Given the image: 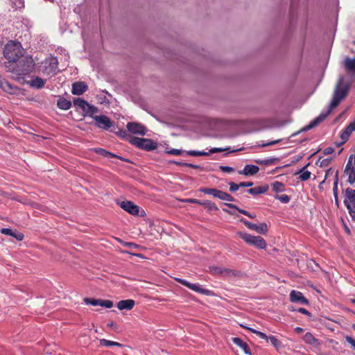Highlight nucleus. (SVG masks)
Returning a JSON list of instances; mask_svg holds the SVG:
<instances>
[{
	"label": "nucleus",
	"mask_w": 355,
	"mask_h": 355,
	"mask_svg": "<svg viewBox=\"0 0 355 355\" xmlns=\"http://www.w3.org/2000/svg\"><path fill=\"white\" fill-rule=\"evenodd\" d=\"M254 334L256 335H257L259 338H262V339H264L266 340H268V336L266 334H264V333H263L261 331H254Z\"/></svg>",
	"instance_id": "obj_50"
},
{
	"label": "nucleus",
	"mask_w": 355,
	"mask_h": 355,
	"mask_svg": "<svg viewBox=\"0 0 355 355\" xmlns=\"http://www.w3.org/2000/svg\"><path fill=\"white\" fill-rule=\"evenodd\" d=\"M279 141H280V139H277V140H275V141H270V142L266 143V144H263L261 145V147H266V146H268L275 145L276 144H278Z\"/></svg>",
	"instance_id": "obj_55"
},
{
	"label": "nucleus",
	"mask_w": 355,
	"mask_h": 355,
	"mask_svg": "<svg viewBox=\"0 0 355 355\" xmlns=\"http://www.w3.org/2000/svg\"><path fill=\"white\" fill-rule=\"evenodd\" d=\"M167 153L170 155H179L182 153V151L180 150L173 148L168 150Z\"/></svg>",
	"instance_id": "obj_49"
},
{
	"label": "nucleus",
	"mask_w": 355,
	"mask_h": 355,
	"mask_svg": "<svg viewBox=\"0 0 355 355\" xmlns=\"http://www.w3.org/2000/svg\"><path fill=\"white\" fill-rule=\"evenodd\" d=\"M238 235L245 242L259 249H264L266 247V241L259 236H253L245 232H238Z\"/></svg>",
	"instance_id": "obj_3"
},
{
	"label": "nucleus",
	"mask_w": 355,
	"mask_h": 355,
	"mask_svg": "<svg viewBox=\"0 0 355 355\" xmlns=\"http://www.w3.org/2000/svg\"><path fill=\"white\" fill-rule=\"evenodd\" d=\"M348 129H350L354 132L355 130V119L354 121L351 122L347 126Z\"/></svg>",
	"instance_id": "obj_59"
},
{
	"label": "nucleus",
	"mask_w": 355,
	"mask_h": 355,
	"mask_svg": "<svg viewBox=\"0 0 355 355\" xmlns=\"http://www.w3.org/2000/svg\"><path fill=\"white\" fill-rule=\"evenodd\" d=\"M340 139H342V141L340 143L336 144V146L338 147L340 146L341 145L344 144L349 139L350 135L345 132L344 130L340 133Z\"/></svg>",
	"instance_id": "obj_34"
},
{
	"label": "nucleus",
	"mask_w": 355,
	"mask_h": 355,
	"mask_svg": "<svg viewBox=\"0 0 355 355\" xmlns=\"http://www.w3.org/2000/svg\"><path fill=\"white\" fill-rule=\"evenodd\" d=\"M240 221L243 223L248 229L254 230L259 234H265L268 232V225L266 223L256 225L244 218H241Z\"/></svg>",
	"instance_id": "obj_8"
},
{
	"label": "nucleus",
	"mask_w": 355,
	"mask_h": 355,
	"mask_svg": "<svg viewBox=\"0 0 355 355\" xmlns=\"http://www.w3.org/2000/svg\"><path fill=\"white\" fill-rule=\"evenodd\" d=\"M334 199H335V203H336L337 207H339V201H338V195H336V197H334Z\"/></svg>",
	"instance_id": "obj_64"
},
{
	"label": "nucleus",
	"mask_w": 355,
	"mask_h": 355,
	"mask_svg": "<svg viewBox=\"0 0 355 355\" xmlns=\"http://www.w3.org/2000/svg\"><path fill=\"white\" fill-rule=\"evenodd\" d=\"M271 187L272 190L276 193L282 192L284 191V184L278 181H275L272 183Z\"/></svg>",
	"instance_id": "obj_31"
},
{
	"label": "nucleus",
	"mask_w": 355,
	"mask_h": 355,
	"mask_svg": "<svg viewBox=\"0 0 355 355\" xmlns=\"http://www.w3.org/2000/svg\"><path fill=\"white\" fill-rule=\"evenodd\" d=\"M84 302L87 304H90L92 306H100L101 299H94V298L85 297L84 299Z\"/></svg>",
	"instance_id": "obj_35"
},
{
	"label": "nucleus",
	"mask_w": 355,
	"mask_h": 355,
	"mask_svg": "<svg viewBox=\"0 0 355 355\" xmlns=\"http://www.w3.org/2000/svg\"><path fill=\"white\" fill-rule=\"evenodd\" d=\"M259 171V168L255 165H246L242 171H239V174L245 175H253L257 174Z\"/></svg>",
	"instance_id": "obj_18"
},
{
	"label": "nucleus",
	"mask_w": 355,
	"mask_h": 355,
	"mask_svg": "<svg viewBox=\"0 0 355 355\" xmlns=\"http://www.w3.org/2000/svg\"><path fill=\"white\" fill-rule=\"evenodd\" d=\"M220 169L225 173H232L234 171V168L227 166H220Z\"/></svg>",
	"instance_id": "obj_45"
},
{
	"label": "nucleus",
	"mask_w": 355,
	"mask_h": 355,
	"mask_svg": "<svg viewBox=\"0 0 355 355\" xmlns=\"http://www.w3.org/2000/svg\"><path fill=\"white\" fill-rule=\"evenodd\" d=\"M229 185H230V191H231V192H235L240 188L239 184H236L233 182H229Z\"/></svg>",
	"instance_id": "obj_43"
},
{
	"label": "nucleus",
	"mask_w": 355,
	"mask_h": 355,
	"mask_svg": "<svg viewBox=\"0 0 355 355\" xmlns=\"http://www.w3.org/2000/svg\"><path fill=\"white\" fill-rule=\"evenodd\" d=\"M100 306L110 309L113 306V302L111 300H101V299Z\"/></svg>",
	"instance_id": "obj_41"
},
{
	"label": "nucleus",
	"mask_w": 355,
	"mask_h": 355,
	"mask_svg": "<svg viewBox=\"0 0 355 355\" xmlns=\"http://www.w3.org/2000/svg\"><path fill=\"white\" fill-rule=\"evenodd\" d=\"M210 272L213 275H221L223 272V268L218 266H211L209 268Z\"/></svg>",
	"instance_id": "obj_40"
},
{
	"label": "nucleus",
	"mask_w": 355,
	"mask_h": 355,
	"mask_svg": "<svg viewBox=\"0 0 355 355\" xmlns=\"http://www.w3.org/2000/svg\"><path fill=\"white\" fill-rule=\"evenodd\" d=\"M87 89L88 87L84 82H75L72 84L71 92L74 95H81Z\"/></svg>",
	"instance_id": "obj_16"
},
{
	"label": "nucleus",
	"mask_w": 355,
	"mask_h": 355,
	"mask_svg": "<svg viewBox=\"0 0 355 355\" xmlns=\"http://www.w3.org/2000/svg\"><path fill=\"white\" fill-rule=\"evenodd\" d=\"M50 66L52 69H57L58 67V60L55 58H51L50 60Z\"/></svg>",
	"instance_id": "obj_46"
},
{
	"label": "nucleus",
	"mask_w": 355,
	"mask_h": 355,
	"mask_svg": "<svg viewBox=\"0 0 355 355\" xmlns=\"http://www.w3.org/2000/svg\"><path fill=\"white\" fill-rule=\"evenodd\" d=\"M183 201L185 202H188V203H193V204H198V205H199V203H200V200H197L195 198H187V199L184 200Z\"/></svg>",
	"instance_id": "obj_52"
},
{
	"label": "nucleus",
	"mask_w": 355,
	"mask_h": 355,
	"mask_svg": "<svg viewBox=\"0 0 355 355\" xmlns=\"http://www.w3.org/2000/svg\"><path fill=\"white\" fill-rule=\"evenodd\" d=\"M269 189L268 185L265 184L260 187H257L254 188H251L247 190L248 193L252 195V196H257L261 193H265L268 191Z\"/></svg>",
	"instance_id": "obj_21"
},
{
	"label": "nucleus",
	"mask_w": 355,
	"mask_h": 355,
	"mask_svg": "<svg viewBox=\"0 0 355 355\" xmlns=\"http://www.w3.org/2000/svg\"><path fill=\"white\" fill-rule=\"evenodd\" d=\"M94 151L97 154H98V155H101L103 157H116V158L120 159H121L123 161L129 162L128 159H124V158H123V157H121L120 156H118L116 155H114V154H113V153H112L110 152H108L106 150H105L103 148H95Z\"/></svg>",
	"instance_id": "obj_22"
},
{
	"label": "nucleus",
	"mask_w": 355,
	"mask_h": 355,
	"mask_svg": "<svg viewBox=\"0 0 355 355\" xmlns=\"http://www.w3.org/2000/svg\"><path fill=\"white\" fill-rule=\"evenodd\" d=\"M116 133L118 134L119 135H120L121 137H124L126 135V132L123 130H120L119 132H116Z\"/></svg>",
	"instance_id": "obj_61"
},
{
	"label": "nucleus",
	"mask_w": 355,
	"mask_h": 355,
	"mask_svg": "<svg viewBox=\"0 0 355 355\" xmlns=\"http://www.w3.org/2000/svg\"><path fill=\"white\" fill-rule=\"evenodd\" d=\"M295 331L297 333V334H300L303 331V329L301 328V327H296L295 329Z\"/></svg>",
	"instance_id": "obj_63"
},
{
	"label": "nucleus",
	"mask_w": 355,
	"mask_h": 355,
	"mask_svg": "<svg viewBox=\"0 0 355 355\" xmlns=\"http://www.w3.org/2000/svg\"><path fill=\"white\" fill-rule=\"evenodd\" d=\"M338 172L336 171L334 180V187H333V193H334V197H336V195H338Z\"/></svg>",
	"instance_id": "obj_38"
},
{
	"label": "nucleus",
	"mask_w": 355,
	"mask_h": 355,
	"mask_svg": "<svg viewBox=\"0 0 355 355\" xmlns=\"http://www.w3.org/2000/svg\"><path fill=\"white\" fill-rule=\"evenodd\" d=\"M120 207L133 216H139L140 208L131 201L125 200L120 202Z\"/></svg>",
	"instance_id": "obj_9"
},
{
	"label": "nucleus",
	"mask_w": 355,
	"mask_h": 355,
	"mask_svg": "<svg viewBox=\"0 0 355 355\" xmlns=\"http://www.w3.org/2000/svg\"><path fill=\"white\" fill-rule=\"evenodd\" d=\"M275 198L285 204L288 203L291 200V198L286 194L277 195Z\"/></svg>",
	"instance_id": "obj_37"
},
{
	"label": "nucleus",
	"mask_w": 355,
	"mask_h": 355,
	"mask_svg": "<svg viewBox=\"0 0 355 355\" xmlns=\"http://www.w3.org/2000/svg\"><path fill=\"white\" fill-rule=\"evenodd\" d=\"M334 172V171L331 168L327 170L325 173V179H327L329 176L332 175Z\"/></svg>",
	"instance_id": "obj_58"
},
{
	"label": "nucleus",
	"mask_w": 355,
	"mask_h": 355,
	"mask_svg": "<svg viewBox=\"0 0 355 355\" xmlns=\"http://www.w3.org/2000/svg\"><path fill=\"white\" fill-rule=\"evenodd\" d=\"M347 92L348 89L347 87L343 89L337 88L334 92V96L330 103L328 110L325 113H322L318 117L314 119L309 125L305 126L302 131L309 130L322 122L330 114L331 110L337 107L340 102L346 96Z\"/></svg>",
	"instance_id": "obj_1"
},
{
	"label": "nucleus",
	"mask_w": 355,
	"mask_h": 355,
	"mask_svg": "<svg viewBox=\"0 0 355 355\" xmlns=\"http://www.w3.org/2000/svg\"><path fill=\"white\" fill-rule=\"evenodd\" d=\"M310 164L308 163L305 166H304L300 171H299V173H302L300 175V179L302 180V181H306L307 180H309L310 178H311V172L308 171H304V169L305 168H306Z\"/></svg>",
	"instance_id": "obj_30"
},
{
	"label": "nucleus",
	"mask_w": 355,
	"mask_h": 355,
	"mask_svg": "<svg viewBox=\"0 0 355 355\" xmlns=\"http://www.w3.org/2000/svg\"><path fill=\"white\" fill-rule=\"evenodd\" d=\"M57 106L61 110H67L71 107V103L64 98H60L57 102Z\"/></svg>",
	"instance_id": "obj_26"
},
{
	"label": "nucleus",
	"mask_w": 355,
	"mask_h": 355,
	"mask_svg": "<svg viewBox=\"0 0 355 355\" xmlns=\"http://www.w3.org/2000/svg\"><path fill=\"white\" fill-rule=\"evenodd\" d=\"M44 84L45 81L40 77H36L32 79L29 83V85L31 87L36 89H42Z\"/></svg>",
	"instance_id": "obj_24"
},
{
	"label": "nucleus",
	"mask_w": 355,
	"mask_h": 355,
	"mask_svg": "<svg viewBox=\"0 0 355 355\" xmlns=\"http://www.w3.org/2000/svg\"><path fill=\"white\" fill-rule=\"evenodd\" d=\"M15 6L18 8L24 7V1L21 0H17L16 2H15Z\"/></svg>",
	"instance_id": "obj_56"
},
{
	"label": "nucleus",
	"mask_w": 355,
	"mask_h": 355,
	"mask_svg": "<svg viewBox=\"0 0 355 355\" xmlns=\"http://www.w3.org/2000/svg\"><path fill=\"white\" fill-rule=\"evenodd\" d=\"M346 207L349 210V215L352 217V220L355 221V209L353 208V207H352L351 205H347V207Z\"/></svg>",
	"instance_id": "obj_44"
},
{
	"label": "nucleus",
	"mask_w": 355,
	"mask_h": 355,
	"mask_svg": "<svg viewBox=\"0 0 355 355\" xmlns=\"http://www.w3.org/2000/svg\"><path fill=\"white\" fill-rule=\"evenodd\" d=\"M241 272L230 268H223L222 276L224 277H239Z\"/></svg>",
	"instance_id": "obj_27"
},
{
	"label": "nucleus",
	"mask_w": 355,
	"mask_h": 355,
	"mask_svg": "<svg viewBox=\"0 0 355 355\" xmlns=\"http://www.w3.org/2000/svg\"><path fill=\"white\" fill-rule=\"evenodd\" d=\"M182 165L187 166L192 168H200V166L196 165L193 164L183 163Z\"/></svg>",
	"instance_id": "obj_57"
},
{
	"label": "nucleus",
	"mask_w": 355,
	"mask_h": 355,
	"mask_svg": "<svg viewBox=\"0 0 355 355\" xmlns=\"http://www.w3.org/2000/svg\"><path fill=\"white\" fill-rule=\"evenodd\" d=\"M73 103L74 107L81 109L85 114H88L91 117L98 111L96 107L89 104L86 101L80 98H74Z\"/></svg>",
	"instance_id": "obj_5"
},
{
	"label": "nucleus",
	"mask_w": 355,
	"mask_h": 355,
	"mask_svg": "<svg viewBox=\"0 0 355 355\" xmlns=\"http://www.w3.org/2000/svg\"><path fill=\"white\" fill-rule=\"evenodd\" d=\"M345 68L347 71L352 73L353 75H355V58H345Z\"/></svg>",
	"instance_id": "obj_23"
},
{
	"label": "nucleus",
	"mask_w": 355,
	"mask_h": 355,
	"mask_svg": "<svg viewBox=\"0 0 355 355\" xmlns=\"http://www.w3.org/2000/svg\"><path fill=\"white\" fill-rule=\"evenodd\" d=\"M126 127L128 130L132 134L140 135L142 136L146 135V128L141 123L129 122L127 123Z\"/></svg>",
	"instance_id": "obj_11"
},
{
	"label": "nucleus",
	"mask_w": 355,
	"mask_h": 355,
	"mask_svg": "<svg viewBox=\"0 0 355 355\" xmlns=\"http://www.w3.org/2000/svg\"><path fill=\"white\" fill-rule=\"evenodd\" d=\"M334 151V148H332V147H327L326 148L324 149L323 150V154L324 155H331V153H333Z\"/></svg>",
	"instance_id": "obj_53"
},
{
	"label": "nucleus",
	"mask_w": 355,
	"mask_h": 355,
	"mask_svg": "<svg viewBox=\"0 0 355 355\" xmlns=\"http://www.w3.org/2000/svg\"><path fill=\"white\" fill-rule=\"evenodd\" d=\"M254 184L252 182H241L239 183L240 187H250Z\"/></svg>",
	"instance_id": "obj_51"
},
{
	"label": "nucleus",
	"mask_w": 355,
	"mask_h": 355,
	"mask_svg": "<svg viewBox=\"0 0 355 355\" xmlns=\"http://www.w3.org/2000/svg\"><path fill=\"white\" fill-rule=\"evenodd\" d=\"M0 87L5 92L10 94H16L19 88L17 86L10 84L6 78L0 76Z\"/></svg>",
	"instance_id": "obj_12"
},
{
	"label": "nucleus",
	"mask_w": 355,
	"mask_h": 355,
	"mask_svg": "<svg viewBox=\"0 0 355 355\" xmlns=\"http://www.w3.org/2000/svg\"><path fill=\"white\" fill-rule=\"evenodd\" d=\"M92 118H93L95 121V125L99 128L103 130H108L113 127L114 122L110 120L109 117L105 115H92Z\"/></svg>",
	"instance_id": "obj_7"
},
{
	"label": "nucleus",
	"mask_w": 355,
	"mask_h": 355,
	"mask_svg": "<svg viewBox=\"0 0 355 355\" xmlns=\"http://www.w3.org/2000/svg\"><path fill=\"white\" fill-rule=\"evenodd\" d=\"M125 245L128 246L129 248L137 247V245L133 243H125Z\"/></svg>",
	"instance_id": "obj_62"
},
{
	"label": "nucleus",
	"mask_w": 355,
	"mask_h": 355,
	"mask_svg": "<svg viewBox=\"0 0 355 355\" xmlns=\"http://www.w3.org/2000/svg\"><path fill=\"white\" fill-rule=\"evenodd\" d=\"M199 205L204 206L205 208H207L209 210L217 211L218 209L217 205L214 202H213L210 200H205V201L200 200Z\"/></svg>",
	"instance_id": "obj_28"
},
{
	"label": "nucleus",
	"mask_w": 355,
	"mask_h": 355,
	"mask_svg": "<svg viewBox=\"0 0 355 355\" xmlns=\"http://www.w3.org/2000/svg\"><path fill=\"white\" fill-rule=\"evenodd\" d=\"M135 302L133 300H123L117 303V308L119 310H131L133 309Z\"/></svg>",
	"instance_id": "obj_17"
},
{
	"label": "nucleus",
	"mask_w": 355,
	"mask_h": 355,
	"mask_svg": "<svg viewBox=\"0 0 355 355\" xmlns=\"http://www.w3.org/2000/svg\"><path fill=\"white\" fill-rule=\"evenodd\" d=\"M101 345L106 346V347H112V346H121L119 343L108 340L106 339H101L100 340Z\"/></svg>",
	"instance_id": "obj_33"
},
{
	"label": "nucleus",
	"mask_w": 355,
	"mask_h": 355,
	"mask_svg": "<svg viewBox=\"0 0 355 355\" xmlns=\"http://www.w3.org/2000/svg\"><path fill=\"white\" fill-rule=\"evenodd\" d=\"M331 159H323L320 157L317 162V164H319L320 167H326L329 165Z\"/></svg>",
	"instance_id": "obj_39"
},
{
	"label": "nucleus",
	"mask_w": 355,
	"mask_h": 355,
	"mask_svg": "<svg viewBox=\"0 0 355 355\" xmlns=\"http://www.w3.org/2000/svg\"><path fill=\"white\" fill-rule=\"evenodd\" d=\"M220 200H225V201H227V202H234L235 201V198L231 196L230 194L226 193V192H224V191H222V194L220 196Z\"/></svg>",
	"instance_id": "obj_36"
},
{
	"label": "nucleus",
	"mask_w": 355,
	"mask_h": 355,
	"mask_svg": "<svg viewBox=\"0 0 355 355\" xmlns=\"http://www.w3.org/2000/svg\"><path fill=\"white\" fill-rule=\"evenodd\" d=\"M11 236L15 238L17 241H21L24 239V234L17 230L12 232V235Z\"/></svg>",
	"instance_id": "obj_42"
},
{
	"label": "nucleus",
	"mask_w": 355,
	"mask_h": 355,
	"mask_svg": "<svg viewBox=\"0 0 355 355\" xmlns=\"http://www.w3.org/2000/svg\"><path fill=\"white\" fill-rule=\"evenodd\" d=\"M12 230L10 229V228H2L1 230V233L3 234H5V235H9V236H11L12 235Z\"/></svg>",
	"instance_id": "obj_48"
},
{
	"label": "nucleus",
	"mask_w": 355,
	"mask_h": 355,
	"mask_svg": "<svg viewBox=\"0 0 355 355\" xmlns=\"http://www.w3.org/2000/svg\"><path fill=\"white\" fill-rule=\"evenodd\" d=\"M353 156L350 155L345 166L344 173L348 177L347 182L350 184L355 182V168L352 165Z\"/></svg>",
	"instance_id": "obj_10"
},
{
	"label": "nucleus",
	"mask_w": 355,
	"mask_h": 355,
	"mask_svg": "<svg viewBox=\"0 0 355 355\" xmlns=\"http://www.w3.org/2000/svg\"><path fill=\"white\" fill-rule=\"evenodd\" d=\"M199 191L205 194L211 195L214 198H220V196L222 194V191L217 189L214 188H207V187H202L199 189Z\"/></svg>",
	"instance_id": "obj_19"
},
{
	"label": "nucleus",
	"mask_w": 355,
	"mask_h": 355,
	"mask_svg": "<svg viewBox=\"0 0 355 355\" xmlns=\"http://www.w3.org/2000/svg\"><path fill=\"white\" fill-rule=\"evenodd\" d=\"M24 53V49L19 42H8L3 49L5 58L10 62H17Z\"/></svg>",
	"instance_id": "obj_2"
},
{
	"label": "nucleus",
	"mask_w": 355,
	"mask_h": 355,
	"mask_svg": "<svg viewBox=\"0 0 355 355\" xmlns=\"http://www.w3.org/2000/svg\"><path fill=\"white\" fill-rule=\"evenodd\" d=\"M130 141L136 147L147 151L153 150L157 147V143L150 139L133 137Z\"/></svg>",
	"instance_id": "obj_4"
},
{
	"label": "nucleus",
	"mask_w": 355,
	"mask_h": 355,
	"mask_svg": "<svg viewBox=\"0 0 355 355\" xmlns=\"http://www.w3.org/2000/svg\"><path fill=\"white\" fill-rule=\"evenodd\" d=\"M290 300L292 302L300 303L302 304H309V300L300 291H292L290 293Z\"/></svg>",
	"instance_id": "obj_13"
},
{
	"label": "nucleus",
	"mask_w": 355,
	"mask_h": 355,
	"mask_svg": "<svg viewBox=\"0 0 355 355\" xmlns=\"http://www.w3.org/2000/svg\"><path fill=\"white\" fill-rule=\"evenodd\" d=\"M232 342L234 343V344H235L241 349H243L245 354H250V349L249 348L248 345L245 342H244L241 338L237 337L233 338Z\"/></svg>",
	"instance_id": "obj_20"
},
{
	"label": "nucleus",
	"mask_w": 355,
	"mask_h": 355,
	"mask_svg": "<svg viewBox=\"0 0 355 355\" xmlns=\"http://www.w3.org/2000/svg\"><path fill=\"white\" fill-rule=\"evenodd\" d=\"M344 204L346 207L351 205L355 209V189L350 188L346 189Z\"/></svg>",
	"instance_id": "obj_15"
},
{
	"label": "nucleus",
	"mask_w": 355,
	"mask_h": 355,
	"mask_svg": "<svg viewBox=\"0 0 355 355\" xmlns=\"http://www.w3.org/2000/svg\"><path fill=\"white\" fill-rule=\"evenodd\" d=\"M297 311L298 312H300V313H301L302 314L306 315L308 316H311V313L308 310H306L304 308H299Z\"/></svg>",
	"instance_id": "obj_54"
},
{
	"label": "nucleus",
	"mask_w": 355,
	"mask_h": 355,
	"mask_svg": "<svg viewBox=\"0 0 355 355\" xmlns=\"http://www.w3.org/2000/svg\"><path fill=\"white\" fill-rule=\"evenodd\" d=\"M228 150H230V148H211L208 153L204 151L189 150L187 151V154L191 156H208L210 153H221Z\"/></svg>",
	"instance_id": "obj_14"
},
{
	"label": "nucleus",
	"mask_w": 355,
	"mask_h": 355,
	"mask_svg": "<svg viewBox=\"0 0 355 355\" xmlns=\"http://www.w3.org/2000/svg\"><path fill=\"white\" fill-rule=\"evenodd\" d=\"M303 340L305 343L309 345H313L318 340L313 336L312 334L307 332L303 336Z\"/></svg>",
	"instance_id": "obj_29"
},
{
	"label": "nucleus",
	"mask_w": 355,
	"mask_h": 355,
	"mask_svg": "<svg viewBox=\"0 0 355 355\" xmlns=\"http://www.w3.org/2000/svg\"><path fill=\"white\" fill-rule=\"evenodd\" d=\"M345 340L355 349V340L352 337L349 336L345 337Z\"/></svg>",
	"instance_id": "obj_47"
},
{
	"label": "nucleus",
	"mask_w": 355,
	"mask_h": 355,
	"mask_svg": "<svg viewBox=\"0 0 355 355\" xmlns=\"http://www.w3.org/2000/svg\"><path fill=\"white\" fill-rule=\"evenodd\" d=\"M348 129H350L354 132L355 130V119L354 121L351 122L347 126Z\"/></svg>",
	"instance_id": "obj_60"
},
{
	"label": "nucleus",
	"mask_w": 355,
	"mask_h": 355,
	"mask_svg": "<svg viewBox=\"0 0 355 355\" xmlns=\"http://www.w3.org/2000/svg\"><path fill=\"white\" fill-rule=\"evenodd\" d=\"M266 340L268 342L270 341L271 345L277 349L282 345V343L274 336H268Z\"/></svg>",
	"instance_id": "obj_32"
},
{
	"label": "nucleus",
	"mask_w": 355,
	"mask_h": 355,
	"mask_svg": "<svg viewBox=\"0 0 355 355\" xmlns=\"http://www.w3.org/2000/svg\"><path fill=\"white\" fill-rule=\"evenodd\" d=\"M225 205L228 207L230 209H236L239 213L248 216L250 218H254L256 215L255 214H251L250 212L247 211L246 210L240 209L236 205L232 204V203H225Z\"/></svg>",
	"instance_id": "obj_25"
},
{
	"label": "nucleus",
	"mask_w": 355,
	"mask_h": 355,
	"mask_svg": "<svg viewBox=\"0 0 355 355\" xmlns=\"http://www.w3.org/2000/svg\"><path fill=\"white\" fill-rule=\"evenodd\" d=\"M175 280L196 293L206 295H210L212 293L210 290L201 288L198 284H191L181 278H175Z\"/></svg>",
	"instance_id": "obj_6"
}]
</instances>
